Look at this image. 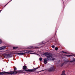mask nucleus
<instances>
[{"mask_svg": "<svg viewBox=\"0 0 75 75\" xmlns=\"http://www.w3.org/2000/svg\"><path fill=\"white\" fill-rule=\"evenodd\" d=\"M65 54H68V53L67 52H65Z\"/></svg>", "mask_w": 75, "mask_h": 75, "instance_id": "cd10ccee", "label": "nucleus"}, {"mask_svg": "<svg viewBox=\"0 0 75 75\" xmlns=\"http://www.w3.org/2000/svg\"><path fill=\"white\" fill-rule=\"evenodd\" d=\"M55 51H58V47H55Z\"/></svg>", "mask_w": 75, "mask_h": 75, "instance_id": "4468645a", "label": "nucleus"}, {"mask_svg": "<svg viewBox=\"0 0 75 75\" xmlns=\"http://www.w3.org/2000/svg\"><path fill=\"white\" fill-rule=\"evenodd\" d=\"M11 1H10L7 4H6L5 5V6H7V4H8V3H10V2Z\"/></svg>", "mask_w": 75, "mask_h": 75, "instance_id": "5701e85b", "label": "nucleus"}, {"mask_svg": "<svg viewBox=\"0 0 75 75\" xmlns=\"http://www.w3.org/2000/svg\"><path fill=\"white\" fill-rule=\"evenodd\" d=\"M11 1H12V0H11Z\"/></svg>", "mask_w": 75, "mask_h": 75, "instance_id": "473e14b6", "label": "nucleus"}, {"mask_svg": "<svg viewBox=\"0 0 75 75\" xmlns=\"http://www.w3.org/2000/svg\"><path fill=\"white\" fill-rule=\"evenodd\" d=\"M61 75H65V73H62V74Z\"/></svg>", "mask_w": 75, "mask_h": 75, "instance_id": "b1692460", "label": "nucleus"}, {"mask_svg": "<svg viewBox=\"0 0 75 75\" xmlns=\"http://www.w3.org/2000/svg\"><path fill=\"white\" fill-rule=\"evenodd\" d=\"M52 48H55V46L54 45H52Z\"/></svg>", "mask_w": 75, "mask_h": 75, "instance_id": "f3484780", "label": "nucleus"}, {"mask_svg": "<svg viewBox=\"0 0 75 75\" xmlns=\"http://www.w3.org/2000/svg\"><path fill=\"white\" fill-rule=\"evenodd\" d=\"M14 71H16L17 70V68L16 67L14 68Z\"/></svg>", "mask_w": 75, "mask_h": 75, "instance_id": "412c9836", "label": "nucleus"}, {"mask_svg": "<svg viewBox=\"0 0 75 75\" xmlns=\"http://www.w3.org/2000/svg\"><path fill=\"white\" fill-rule=\"evenodd\" d=\"M51 57H47L48 58H49V61H54L55 60V58L54 57H55V55L51 54Z\"/></svg>", "mask_w": 75, "mask_h": 75, "instance_id": "20e7f679", "label": "nucleus"}, {"mask_svg": "<svg viewBox=\"0 0 75 75\" xmlns=\"http://www.w3.org/2000/svg\"><path fill=\"white\" fill-rule=\"evenodd\" d=\"M38 67H37L35 68H34V69H30V72H34V71H35V70H36V69H38Z\"/></svg>", "mask_w": 75, "mask_h": 75, "instance_id": "6e6552de", "label": "nucleus"}, {"mask_svg": "<svg viewBox=\"0 0 75 75\" xmlns=\"http://www.w3.org/2000/svg\"><path fill=\"white\" fill-rule=\"evenodd\" d=\"M11 1H12V0H11Z\"/></svg>", "mask_w": 75, "mask_h": 75, "instance_id": "2f4dec72", "label": "nucleus"}, {"mask_svg": "<svg viewBox=\"0 0 75 75\" xmlns=\"http://www.w3.org/2000/svg\"><path fill=\"white\" fill-rule=\"evenodd\" d=\"M18 47H13V49H17Z\"/></svg>", "mask_w": 75, "mask_h": 75, "instance_id": "a211bd4d", "label": "nucleus"}, {"mask_svg": "<svg viewBox=\"0 0 75 75\" xmlns=\"http://www.w3.org/2000/svg\"><path fill=\"white\" fill-rule=\"evenodd\" d=\"M74 61H75L74 60V59H73V60L72 61H69L68 59H67V61H66V62H74Z\"/></svg>", "mask_w": 75, "mask_h": 75, "instance_id": "9b49d317", "label": "nucleus"}, {"mask_svg": "<svg viewBox=\"0 0 75 75\" xmlns=\"http://www.w3.org/2000/svg\"><path fill=\"white\" fill-rule=\"evenodd\" d=\"M2 10H0V13L1 12V11Z\"/></svg>", "mask_w": 75, "mask_h": 75, "instance_id": "c85d7f7f", "label": "nucleus"}, {"mask_svg": "<svg viewBox=\"0 0 75 75\" xmlns=\"http://www.w3.org/2000/svg\"><path fill=\"white\" fill-rule=\"evenodd\" d=\"M5 6H6L5 5L4 7H5Z\"/></svg>", "mask_w": 75, "mask_h": 75, "instance_id": "7c9ffc66", "label": "nucleus"}, {"mask_svg": "<svg viewBox=\"0 0 75 75\" xmlns=\"http://www.w3.org/2000/svg\"><path fill=\"white\" fill-rule=\"evenodd\" d=\"M64 64H65V63H63L62 64H61V67H62V66H63V65H64Z\"/></svg>", "mask_w": 75, "mask_h": 75, "instance_id": "dca6fc26", "label": "nucleus"}, {"mask_svg": "<svg viewBox=\"0 0 75 75\" xmlns=\"http://www.w3.org/2000/svg\"><path fill=\"white\" fill-rule=\"evenodd\" d=\"M33 52H34L30 50L28 51V53L30 54H35L34 53H33Z\"/></svg>", "mask_w": 75, "mask_h": 75, "instance_id": "9d476101", "label": "nucleus"}, {"mask_svg": "<svg viewBox=\"0 0 75 75\" xmlns=\"http://www.w3.org/2000/svg\"><path fill=\"white\" fill-rule=\"evenodd\" d=\"M2 43V40H1V39H0V44H1Z\"/></svg>", "mask_w": 75, "mask_h": 75, "instance_id": "6ab92c4d", "label": "nucleus"}, {"mask_svg": "<svg viewBox=\"0 0 75 75\" xmlns=\"http://www.w3.org/2000/svg\"><path fill=\"white\" fill-rule=\"evenodd\" d=\"M67 57H71V56H72L71 55H67Z\"/></svg>", "mask_w": 75, "mask_h": 75, "instance_id": "aec40b11", "label": "nucleus"}, {"mask_svg": "<svg viewBox=\"0 0 75 75\" xmlns=\"http://www.w3.org/2000/svg\"><path fill=\"white\" fill-rule=\"evenodd\" d=\"M62 52H63V53H64V54H65V52L64 51H62Z\"/></svg>", "mask_w": 75, "mask_h": 75, "instance_id": "a878e982", "label": "nucleus"}, {"mask_svg": "<svg viewBox=\"0 0 75 75\" xmlns=\"http://www.w3.org/2000/svg\"><path fill=\"white\" fill-rule=\"evenodd\" d=\"M45 70H42L41 71H40V72H42V71H45Z\"/></svg>", "mask_w": 75, "mask_h": 75, "instance_id": "bb28decb", "label": "nucleus"}, {"mask_svg": "<svg viewBox=\"0 0 75 75\" xmlns=\"http://www.w3.org/2000/svg\"><path fill=\"white\" fill-rule=\"evenodd\" d=\"M24 70H19L16 71H10L9 72H5V71H3L1 72H0V75H3V74H5L6 75H16L18 73H22L24 72Z\"/></svg>", "mask_w": 75, "mask_h": 75, "instance_id": "f257e3e1", "label": "nucleus"}, {"mask_svg": "<svg viewBox=\"0 0 75 75\" xmlns=\"http://www.w3.org/2000/svg\"><path fill=\"white\" fill-rule=\"evenodd\" d=\"M44 61L45 64H47V62L50 61V59L49 58H48V57L45 58L44 59Z\"/></svg>", "mask_w": 75, "mask_h": 75, "instance_id": "39448f33", "label": "nucleus"}, {"mask_svg": "<svg viewBox=\"0 0 75 75\" xmlns=\"http://www.w3.org/2000/svg\"><path fill=\"white\" fill-rule=\"evenodd\" d=\"M4 57L6 58H11L13 57V55L10 54H4Z\"/></svg>", "mask_w": 75, "mask_h": 75, "instance_id": "7ed1b4c3", "label": "nucleus"}, {"mask_svg": "<svg viewBox=\"0 0 75 75\" xmlns=\"http://www.w3.org/2000/svg\"><path fill=\"white\" fill-rule=\"evenodd\" d=\"M44 55H45L46 57H51V56L50 54H47L46 53H44Z\"/></svg>", "mask_w": 75, "mask_h": 75, "instance_id": "0eeeda50", "label": "nucleus"}, {"mask_svg": "<svg viewBox=\"0 0 75 75\" xmlns=\"http://www.w3.org/2000/svg\"><path fill=\"white\" fill-rule=\"evenodd\" d=\"M44 42V41H42L41 42V43L39 44V45H42V44H44V43H42Z\"/></svg>", "mask_w": 75, "mask_h": 75, "instance_id": "ddd939ff", "label": "nucleus"}, {"mask_svg": "<svg viewBox=\"0 0 75 75\" xmlns=\"http://www.w3.org/2000/svg\"><path fill=\"white\" fill-rule=\"evenodd\" d=\"M41 47H40V48H41Z\"/></svg>", "mask_w": 75, "mask_h": 75, "instance_id": "f704fd0d", "label": "nucleus"}, {"mask_svg": "<svg viewBox=\"0 0 75 75\" xmlns=\"http://www.w3.org/2000/svg\"><path fill=\"white\" fill-rule=\"evenodd\" d=\"M64 73H65V71H62V74H64Z\"/></svg>", "mask_w": 75, "mask_h": 75, "instance_id": "393cba45", "label": "nucleus"}, {"mask_svg": "<svg viewBox=\"0 0 75 75\" xmlns=\"http://www.w3.org/2000/svg\"><path fill=\"white\" fill-rule=\"evenodd\" d=\"M55 71V69L53 67L49 68L48 70L49 72H52V71Z\"/></svg>", "mask_w": 75, "mask_h": 75, "instance_id": "423d86ee", "label": "nucleus"}, {"mask_svg": "<svg viewBox=\"0 0 75 75\" xmlns=\"http://www.w3.org/2000/svg\"><path fill=\"white\" fill-rule=\"evenodd\" d=\"M33 46H30V47H28V48L29 49H31V48H33Z\"/></svg>", "mask_w": 75, "mask_h": 75, "instance_id": "2eb2a0df", "label": "nucleus"}, {"mask_svg": "<svg viewBox=\"0 0 75 75\" xmlns=\"http://www.w3.org/2000/svg\"><path fill=\"white\" fill-rule=\"evenodd\" d=\"M42 58H39V60L40 61H42Z\"/></svg>", "mask_w": 75, "mask_h": 75, "instance_id": "4be33fe9", "label": "nucleus"}, {"mask_svg": "<svg viewBox=\"0 0 75 75\" xmlns=\"http://www.w3.org/2000/svg\"><path fill=\"white\" fill-rule=\"evenodd\" d=\"M74 61H75V59H74Z\"/></svg>", "mask_w": 75, "mask_h": 75, "instance_id": "c756f323", "label": "nucleus"}, {"mask_svg": "<svg viewBox=\"0 0 75 75\" xmlns=\"http://www.w3.org/2000/svg\"><path fill=\"white\" fill-rule=\"evenodd\" d=\"M55 42H56V41H55Z\"/></svg>", "mask_w": 75, "mask_h": 75, "instance_id": "72a5a7b5", "label": "nucleus"}, {"mask_svg": "<svg viewBox=\"0 0 75 75\" xmlns=\"http://www.w3.org/2000/svg\"><path fill=\"white\" fill-rule=\"evenodd\" d=\"M23 71H23V72L21 73H24V71H26V72H30V69H27V66H23Z\"/></svg>", "mask_w": 75, "mask_h": 75, "instance_id": "f03ea898", "label": "nucleus"}, {"mask_svg": "<svg viewBox=\"0 0 75 75\" xmlns=\"http://www.w3.org/2000/svg\"><path fill=\"white\" fill-rule=\"evenodd\" d=\"M17 54L19 55H23L24 53H17Z\"/></svg>", "mask_w": 75, "mask_h": 75, "instance_id": "f8f14e48", "label": "nucleus"}, {"mask_svg": "<svg viewBox=\"0 0 75 75\" xmlns=\"http://www.w3.org/2000/svg\"><path fill=\"white\" fill-rule=\"evenodd\" d=\"M6 46H2L1 47H0V50H3L5 48H6Z\"/></svg>", "mask_w": 75, "mask_h": 75, "instance_id": "1a4fd4ad", "label": "nucleus"}]
</instances>
